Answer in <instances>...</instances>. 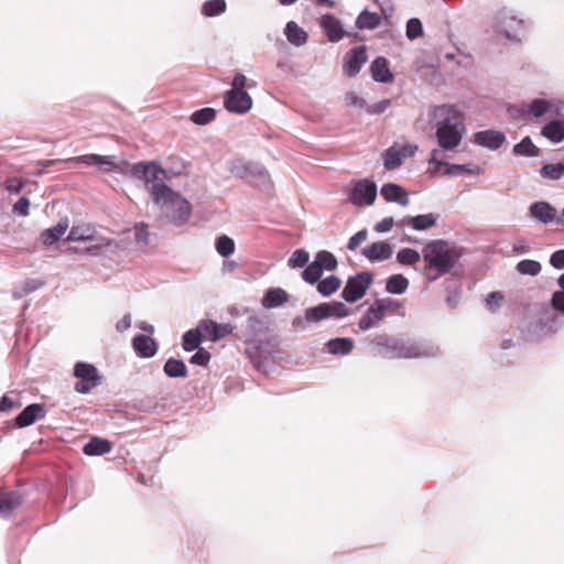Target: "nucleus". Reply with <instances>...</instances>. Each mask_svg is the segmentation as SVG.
<instances>
[{"label": "nucleus", "mask_w": 564, "mask_h": 564, "mask_svg": "<svg viewBox=\"0 0 564 564\" xmlns=\"http://www.w3.org/2000/svg\"><path fill=\"white\" fill-rule=\"evenodd\" d=\"M131 172L134 176L142 178L147 185V188L150 191V188L153 185H156V181H162L166 177V172L163 170L159 164L154 162L144 163L139 162L135 163Z\"/></svg>", "instance_id": "0eeeda50"}, {"label": "nucleus", "mask_w": 564, "mask_h": 564, "mask_svg": "<svg viewBox=\"0 0 564 564\" xmlns=\"http://www.w3.org/2000/svg\"><path fill=\"white\" fill-rule=\"evenodd\" d=\"M62 162H76V163H84L86 165H97V166H100L105 172H111L118 167L117 164L113 161H111L108 156H102L99 154H85V155L69 158L66 160L40 161L37 163V165L40 166V170L35 173V175L41 176L42 174L45 173L46 169L54 166L56 164H59Z\"/></svg>", "instance_id": "20e7f679"}, {"label": "nucleus", "mask_w": 564, "mask_h": 564, "mask_svg": "<svg viewBox=\"0 0 564 564\" xmlns=\"http://www.w3.org/2000/svg\"><path fill=\"white\" fill-rule=\"evenodd\" d=\"M153 202L160 205L165 215L176 225L185 224L192 214L188 200L175 193L165 184H156L150 188Z\"/></svg>", "instance_id": "7ed1b4c3"}, {"label": "nucleus", "mask_w": 564, "mask_h": 564, "mask_svg": "<svg viewBox=\"0 0 564 564\" xmlns=\"http://www.w3.org/2000/svg\"><path fill=\"white\" fill-rule=\"evenodd\" d=\"M438 150L432 151V156L430 159V163L434 164L433 173H438L441 167H445V175H456L460 173H468L473 175H480L482 173V169L475 164H447L443 163L437 159Z\"/></svg>", "instance_id": "9d476101"}, {"label": "nucleus", "mask_w": 564, "mask_h": 564, "mask_svg": "<svg viewBox=\"0 0 564 564\" xmlns=\"http://www.w3.org/2000/svg\"><path fill=\"white\" fill-rule=\"evenodd\" d=\"M314 260H315V262H317V264L321 267V269L323 271L324 270L333 271L337 268V260H336L335 256L329 251H326V250L318 251L316 253Z\"/></svg>", "instance_id": "58836bf2"}, {"label": "nucleus", "mask_w": 564, "mask_h": 564, "mask_svg": "<svg viewBox=\"0 0 564 564\" xmlns=\"http://www.w3.org/2000/svg\"><path fill=\"white\" fill-rule=\"evenodd\" d=\"M402 151H399L397 147H390L383 154L384 167L388 171H392L401 166L403 159L401 158Z\"/></svg>", "instance_id": "f704fd0d"}, {"label": "nucleus", "mask_w": 564, "mask_h": 564, "mask_svg": "<svg viewBox=\"0 0 564 564\" xmlns=\"http://www.w3.org/2000/svg\"><path fill=\"white\" fill-rule=\"evenodd\" d=\"M542 134L552 141L553 143H558L564 140V121L554 120L547 123L542 129Z\"/></svg>", "instance_id": "b1692460"}, {"label": "nucleus", "mask_w": 564, "mask_h": 564, "mask_svg": "<svg viewBox=\"0 0 564 564\" xmlns=\"http://www.w3.org/2000/svg\"><path fill=\"white\" fill-rule=\"evenodd\" d=\"M517 271L523 275L535 276L541 271V264L535 260L525 259L517 264Z\"/></svg>", "instance_id": "c03bdc74"}, {"label": "nucleus", "mask_w": 564, "mask_h": 564, "mask_svg": "<svg viewBox=\"0 0 564 564\" xmlns=\"http://www.w3.org/2000/svg\"><path fill=\"white\" fill-rule=\"evenodd\" d=\"M326 308L327 318L328 317H345L348 315L349 310L343 302H332V303H323Z\"/></svg>", "instance_id": "49530a36"}, {"label": "nucleus", "mask_w": 564, "mask_h": 564, "mask_svg": "<svg viewBox=\"0 0 564 564\" xmlns=\"http://www.w3.org/2000/svg\"><path fill=\"white\" fill-rule=\"evenodd\" d=\"M74 375L78 379L75 383V390L78 393H88L99 384L97 368L91 364L77 362L74 368Z\"/></svg>", "instance_id": "423d86ee"}, {"label": "nucleus", "mask_w": 564, "mask_h": 564, "mask_svg": "<svg viewBox=\"0 0 564 564\" xmlns=\"http://www.w3.org/2000/svg\"><path fill=\"white\" fill-rule=\"evenodd\" d=\"M391 106L390 99H382L367 107V112L371 115L382 113Z\"/></svg>", "instance_id": "bf43d9fd"}, {"label": "nucleus", "mask_w": 564, "mask_h": 564, "mask_svg": "<svg viewBox=\"0 0 564 564\" xmlns=\"http://www.w3.org/2000/svg\"><path fill=\"white\" fill-rule=\"evenodd\" d=\"M370 72L372 78L378 83H392L393 74L389 68V63L386 57H377L370 65Z\"/></svg>", "instance_id": "dca6fc26"}, {"label": "nucleus", "mask_w": 564, "mask_h": 564, "mask_svg": "<svg viewBox=\"0 0 564 564\" xmlns=\"http://www.w3.org/2000/svg\"><path fill=\"white\" fill-rule=\"evenodd\" d=\"M310 260V253L304 249L295 250L288 260V265L292 269L303 268Z\"/></svg>", "instance_id": "a18cd8bd"}, {"label": "nucleus", "mask_w": 564, "mask_h": 564, "mask_svg": "<svg viewBox=\"0 0 564 564\" xmlns=\"http://www.w3.org/2000/svg\"><path fill=\"white\" fill-rule=\"evenodd\" d=\"M541 176L549 180H558L564 175V160L554 164H545L541 171Z\"/></svg>", "instance_id": "79ce46f5"}, {"label": "nucleus", "mask_w": 564, "mask_h": 564, "mask_svg": "<svg viewBox=\"0 0 564 564\" xmlns=\"http://www.w3.org/2000/svg\"><path fill=\"white\" fill-rule=\"evenodd\" d=\"M375 302L377 303L378 306H380L384 315L387 313L395 314L401 307V304L398 301L390 297L378 299Z\"/></svg>", "instance_id": "3c124183"}, {"label": "nucleus", "mask_w": 564, "mask_h": 564, "mask_svg": "<svg viewBox=\"0 0 564 564\" xmlns=\"http://www.w3.org/2000/svg\"><path fill=\"white\" fill-rule=\"evenodd\" d=\"M95 236V228L90 225H77L73 226L68 236L67 241H87L93 240Z\"/></svg>", "instance_id": "a878e982"}, {"label": "nucleus", "mask_w": 564, "mask_h": 564, "mask_svg": "<svg viewBox=\"0 0 564 564\" xmlns=\"http://www.w3.org/2000/svg\"><path fill=\"white\" fill-rule=\"evenodd\" d=\"M368 232L366 229L356 232L352 237H350L347 248L349 250H356L364 241H366Z\"/></svg>", "instance_id": "13d9d810"}, {"label": "nucleus", "mask_w": 564, "mask_h": 564, "mask_svg": "<svg viewBox=\"0 0 564 564\" xmlns=\"http://www.w3.org/2000/svg\"><path fill=\"white\" fill-rule=\"evenodd\" d=\"M216 118V110L214 108H202L192 113L191 120L198 126H205L214 121Z\"/></svg>", "instance_id": "4c0bfd02"}, {"label": "nucleus", "mask_w": 564, "mask_h": 564, "mask_svg": "<svg viewBox=\"0 0 564 564\" xmlns=\"http://www.w3.org/2000/svg\"><path fill=\"white\" fill-rule=\"evenodd\" d=\"M285 35L290 43L297 46L303 45L307 41L306 32L293 21L286 24Z\"/></svg>", "instance_id": "c756f323"}, {"label": "nucleus", "mask_w": 564, "mask_h": 564, "mask_svg": "<svg viewBox=\"0 0 564 564\" xmlns=\"http://www.w3.org/2000/svg\"><path fill=\"white\" fill-rule=\"evenodd\" d=\"M20 498L10 491L0 490V513L7 516L20 506Z\"/></svg>", "instance_id": "cd10ccee"}, {"label": "nucleus", "mask_w": 564, "mask_h": 564, "mask_svg": "<svg viewBox=\"0 0 564 564\" xmlns=\"http://www.w3.org/2000/svg\"><path fill=\"white\" fill-rule=\"evenodd\" d=\"M321 26L330 42H338L345 35L340 21L332 14L322 18Z\"/></svg>", "instance_id": "aec40b11"}, {"label": "nucleus", "mask_w": 564, "mask_h": 564, "mask_svg": "<svg viewBox=\"0 0 564 564\" xmlns=\"http://www.w3.org/2000/svg\"><path fill=\"white\" fill-rule=\"evenodd\" d=\"M384 314L381 311L380 306L373 302L366 314L359 319L358 326L361 330H368L373 326L378 325L384 318Z\"/></svg>", "instance_id": "412c9836"}, {"label": "nucleus", "mask_w": 564, "mask_h": 564, "mask_svg": "<svg viewBox=\"0 0 564 564\" xmlns=\"http://www.w3.org/2000/svg\"><path fill=\"white\" fill-rule=\"evenodd\" d=\"M202 330L199 329V325L195 329H189L183 335V349L186 351H192L198 348L202 339H203Z\"/></svg>", "instance_id": "473e14b6"}, {"label": "nucleus", "mask_w": 564, "mask_h": 564, "mask_svg": "<svg viewBox=\"0 0 564 564\" xmlns=\"http://www.w3.org/2000/svg\"><path fill=\"white\" fill-rule=\"evenodd\" d=\"M227 4L225 0H208L202 7V13L205 17H216L226 11Z\"/></svg>", "instance_id": "a19ab883"}, {"label": "nucleus", "mask_w": 564, "mask_h": 564, "mask_svg": "<svg viewBox=\"0 0 564 564\" xmlns=\"http://www.w3.org/2000/svg\"><path fill=\"white\" fill-rule=\"evenodd\" d=\"M84 453L88 456L104 455L111 451V443L107 440L93 437L85 446Z\"/></svg>", "instance_id": "393cba45"}, {"label": "nucleus", "mask_w": 564, "mask_h": 564, "mask_svg": "<svg viewBox=\"0 0 564 564\" xmlns=\"http://www.w3.org/2000/svg\"><path fill=\"white\" fill-rule=\"evenodd\" d=\"M523 20H518L516 18H510L508 21L505 22L506 25V36L511 40L520 41V35H523V33H511V30L516 26L519 29H523Z\"/></svg>", "instance_id": "864d4df0"}, {"label": "nucleus", "mask_w": 564, "mask_h": 564, "mask_svg": "<svg viewBox=\"0 0 564 564\" xmlns=\"http://www.w3.org/2000/svg\"><path fill=\"white\" fill-rule=\"evenodd\" d=\"M530 216L543 224L556 221V209L547 202H535L530 208Z\"/></svg>", "instance_id": "4468645a"}, {"label": "nucleus", "mask_w": 564, "mask_h": 564, "mask_svg": "<svg viewBox=\"0 0 564 564\" xmlns=\"http://www.w3.org/2000/svg\"><path fill=\"white\" fill-rule=\"evenodd\" d=\"M503 300L505 296L501 292H491L486 297V306L491 313H495L498 308L501 307Z\"/></svg>", "instance_id": "603ef678"}, {"label": "nucleus", "mask_w": 564, "mask_h": 564, "mask_svg": "<svg viewBox=\"0 0 564 564\" xmlns=\"http://www.w3.org/2000/svg\"><path fill=\"white\" fill-rule=\"evenodd\" d=\"M394 225H395V221L393 220L392 217H386L375 226V229L377 232H387V231L391 230V228Z\"/></svg>", "instance_id": "69168bd1"}, {"label": "nucleus", "mask_w": 564, "mask_h": 564, "mask_svg": "<svg viewBox=\"0 0 564 564\" xmlns=\"http://www.w3.org/2000/svg\"><path fill=\"white\" fill-rule=\"evenodd\" d=\"M381 195L387 202H394L401 206H408L410 203L408 192L394 183L384 184L381 188Z\"/></svg>", "instance_id": "6ab92c4d"}, {"label": "nucleus", "mask_w": 564, "mask_h": 564, "mask_svg": "<svg viewBox=\"0 0 564 564\" xmlns=\"http://www.w3.org/2000/svg\"><path fill=\"white\" fill-rule=\"evenodd\" d=\"M530 109L535 117H540L547 110V102L542 99H536L531 104Z\"/></svg>", "instance_id": "e2e57ef3"}, {"label": "nucleus", "mask_w": 564, "mask_h": 564, "mask_svg": "<svg viewBox=\"0 0 564 564\" xmlns=\"http://www.w3.org/2000/svg\"><path fill=\"white\" fill-rule=\"evenodd\" d=\"M421 259V253L411 248H403L397 253V261L402 265H415Z\"/></svg>", "instance_id": "ea45409f"}, {"label": "nucleus", "mask_w": 564, "mask_h": 564, "mask_svg": "<svg viewBox=\"0 0 564 564\" xmlns=\"http://www.w3.org/2000/svg\"><path fill=\"white\" fill-rule=\"evenodd\" d=\"M550 263L555 269H563L564 268V250H557L555 251L550 259Z\"/></svg>", "instance_id": "338daca9"}, {"label": "nucleus", "mask_w": 564, "mask_h": 564, "mask_svg": "<svg viewBox=\"0 0 564 564\" xmlns=\"http://www.w3.org/2000/svg\"><path fill=\"white\" fill-rule=\"evenodd\" d=\"M164 372L171 378H184L187 376V368L182 360L170 358L164 365Z\"/></svg>", "instance_id": "7c9ffc66"}, {"label": "nucleus", "mask_w": 564, "mask_h": 564, "mask_svg": "<svg viewBox=\"0 0 564 564\" xmlns=\"http://www.w3.org/2000/svg\"><path fill=\"white\" fill-rule=\"evenodd\" d=\"M132 346L137 355L142 358L153 357L158 351V344L147 335H137L132 340Z\"/></svg>", "instance_id": "a211bd4d"}, {"label": "nucleus", "mask_w": 564, "mask_h": 564, "mask_svg": "<svg viewBox=\"0 0 564 564\" xmlns=\"http://www.w3.org/2000/svg\"><path fill=\"white\" fill-rule=\"evenodd\" d=\"M410 221L412 223V228L414 230L422 231V230H426V229L434 227L437 221V216L432 213L424 214V215H417V216L411 217Z\"/></svg>", "instance_id": "72a5a7b5"}, {"label": "nucleus", "mask_w": 564, "mask_h": 564, "mask_svg": "<svg viewBox=\"0 0 564 564\" xmlns=\"http://www.w3.org/2000/svg\"><path fill=\"white\" fill-rule=\"evenodd\" d=\"M380 23L381 17L378 13L369 12L367 10L362 11L356 20V26L360 30H373L378 28Z\"/></svg>", "instance_id": "c85d7f7f"}, {"label": "nucleus", "mask_w": 564, "mask_h": 564, "mask_svg": "<svg viewBox=\"0 0 564 564\" xmlns=\"http://www.w3.org/2000/svg\"><path fill=\"white\" fill-rule=\"evenodd\" d=\"M216 250L223 257H228L235 251V242L228 236H221L216 241Z\"/></svg>", "instance_id": "de8ad7c7"}, {"label": "nucleus", "mask_w": 564, "mask_h": 564, "mask_svg": "<svg viewBox=\"0 0 564 564\" xmlns=\"http://www.w3.org/2000/svg\"><path fill=\"white\" fill-rule=\"evenodd\" d=\"M46 414L45 408L40 403H32L28 405L17 417L15 424L19 427H26L33 424L36 420L43 419Z\"/></svg>", "instance_id": "ddd939ff"}, {"label": "nucleus", "mask_w": 564, "mask_h": 564, "mask_svg": "<svg viewBox=\"0 0 564 564\" xmlns=\"http://www.w3.org/2000/svg\"><path fill=\"white\" fill-rule=\"evenodd\" d=\"M362 253L370 261H383L392 257L393 249L388 242L378 241L366 247Z\"/></svg>", "instance_id": "2eb2a0df"}, {"label": "nucleus", "mask_w": 564, "mask_h": 564, "mask_svg": "<svg viewBox=\"0 0 564 564\" xmlns=\"http://www.w3.org/2000/svg\"><path fill=\"white\" fill-rule=\"evenodd\" d=\"M68 223L59 221L56 226L44 230L41 235L42 242L45 246H52L57 242L67 231Z\"/></svg>", "instance_id": "4be33fe9"}, {"label": "nucleus", "mask_w": 564, "mask_h": 564, "mask_svg": "<svg viewBox=\"0 0 564 564\" xmlns=\"http://www.w3.org/2000/svg\"><path fill=\"white\" fill-rule=\"evenodd\" d=\"M340 285L341 281L339 278L329 275L317 283V291L324 296H329L335 293L340 288Z\"/></svg>", "instance_id": "c9c22d12"}, {"label": "nucleus", "mask_w": 564, "mask_h": 564, "mask_svg": "<svg viewBox=\"0 0 564 564\" xmlns=\"http://www.w3.org/2000/svg\"><path fill=\"white\" fill-rule=\"evenodd\" d=\"M539 149L534 145L532 140L529 137L523 138L518 144L513 148V153L516 155L521 156H538Z\"/></svg>", "instance_id": "e433bc0d"}, {"label": "nucleus", "mask_w": 564, "mask_h": 564, "mask_svg": "<svg viewBox=\"0 0 564 564\" xmlns=\"http://www.w3.org/2000/svg\"><path fill=\"white\" fill-rule=\"evenodd\" d=\"M253 86H256L254 83L248 84L247 77L241 73H237L231 82L230 90L246 91L245 90L246 87H253Z\"/></svg>", "instance_id": "5fc2aeb1"}, {"label": "nucleus", "mask_w": 564, "mask_h": 564, "mask_svg": "<svg viewBox=\"0 0 564 564\" xmlns=\"http://www.w3.org/2000/svg\"><path fill=\"white\" fill-rule=\"evenodd\" d=\"M323 274V270L321 267L315 262H311L302 272V278L305 282L310 284L318 283L321 280V276Z\"/></svg>", "instance_id": "37998d69"}, {"label": "nucleus", "mask_w": 564, "mask_h": 564, "mask_svg": "<svg viewBox=\"0 0 564 564\" xmlns=\"http://www.w3.org/2000/svg\"><path fill=\"white\" fill-rule=\"evenodd\" d=\"M409 288V280L402 274L391 275L387 280L386 290L391 294H402Z\"/></svg>", "instance_id": "2f4dec72"}, {"label": "nucleus", "mask_w": 564, "mask_h": 564, "mask_svg": "<svg viewBox=\"0 0 564 564\" xmlns=\"http://www.w3.org/2000/svg\"><path fill=\"white\" fill-rule=\"evenodd\" d=\"M25 185L21 177H10L6 181L4 187L10 193L19 194Z\"/></svg>", "instance_id": "6e6d98bb"}, {"label": "nucleus", "mask_w": 564, "mask_h": 564, "mask_svg": "<svg viewBox=\"0 0 564 564\" xmlns=\"http://www.w3.org/2000/svg\"><path fill=\"white\" fill-rule=\"evenodd\" d=\"M225 108L232 113L243 115L252 107V98L247 91L228 90L224 97Z\"/></svg>", "instance_id": "1a4fd4ad"}, {"label": "nucleus", "mask_w": 564, "mask_h": 564, "mask_svg": "<svg viewBox=\"0 0 564 564\" xmlns=\"http://www.w3.org/2000/svg\"><path fill=\"white\" fill-rule=\"evenodd\" d=\"M366 46L354 47L345 56L344 69L349 77L356 76L367 62Z\"/></svg>", "instance_id": "9b49d317"}, {"label": "nucleus", "mask_w": 564, "mask_h": 564, "mask_svg": "<svg viewBox=\"0 0 564 564\" xmlns=\"http://www.w3.org/2000/svg\"><path fill=\"white\" fill-rule=\"evenodd\" d=\"M198 325L203 337L212 341H217L231 332L229 324H217L212 319H203Z\"/></svg>", "instance_id": "f8f14e48"}, {"label": "nucleus", "mask_w": 564, "mask_h": 564, "mask_svg": "<svg viewBox=\"0 0 564 564\" xmlns=\"http://www.w3.org/2000/svg\"><path fill=\"white\" fill-rule=\"evenodd\" d=\"M423 35V26L422 22L416 19L412 18L406 23V36L410 40H415Z\"/></svg>", "instance_id": "8fccbe9b"}, {"label": "nucleus", "mask_w": 564, "mask_h": 564, "mask_svg": "<svg viewBox=\"0 0 564 564\" xmlns=\"http://www.w3.org/2000/svg\"><path fill=\"white\" fill-rule=\"evenodd\" d=\"M21 404L15 403L11 398L3 395L0 399V412L10 411L14 408H19Z\"/></svg>", "instance_id": "774afa93"}, {"label": "nucleus", "mask_w": 564, "mask_h": 564, "mask_svg": "<svg viewBox=\"0 0 564 564\" xmlns=\"http://www.w3.org/2000/svg\"><path fill=\"white\" fill-rule=\"evenodd\" d=\"M328 352L333 355H348L354 348V340L350 338H335L326 344Z\"/></svg>", "instance_id": "bb28decb"}, {"label": "nucleus", "mask_w": 564, "mask_h": 564, "mask_svg": "<svg viewBox=\"0 0 564 564\" xmlns=\"http://www.w3.org/2000/svg\"><path fill=\"white\" fill-rule=\"evenodd\" d=\"M551 305L555 311L564 313V291H555L553 293Z\"/></svg>", "instance_id": "680f3d73"}, {"label": "nucleus", "mask_w": 564, "mask_h": 564, "mask_svg": "<svg viewBox=\"0 0 564 564\" xmlns=\"http://www.w3.org/2000/svg\"><path fill=\"white\" fill-rule=\"evenodd\" d=\"M305 318L310 323H317L322 319L327 318L326 308L324 307V304H319L314 307H310L305 311Z\"/></svg>", "instance_id": "09e8293b"}, {"label": "nucleus", "mask_w": 564, "mask_h": 564, "mask_svg": "<svg viewBox=\"0 0 564 564\" xmlns=\"http://www.w3.org/2000/svg\"><path fill=\"white\" fill-rule=\"evenodd\" d=\"M29 208H30V200L26 197H21L13 205V213L18 214L20 216H28L29 215Z\"/></svg>", "instance_id": "052dcab7"}, {"label": "nucleus", "mask_w": 564, "mask_h": 564, "mask_svg": "<svg viewBox=\"0 0 564 564\" xmlns=\"http://www.w3.org/2000/svg\"><path fill=\"white\" fill-rule=\"evenodd\" d=\"M506 140L502 132L495 130L479 131L475 134V142L491 150L499 149Z\"/></svg>", "instance_id": "f3484780"}, {"label": "nucleus", "mask_w": 564, "mask_h": 564, "mask_svg": "<svg viewBox=\"0 0 564 564\" xmlns=\"http://www.w3.org/2000/svg\"><path fill=\"white\" fill-rule=\"evenodd\" d=\"M460 257V248L453 243L443 239L431 240L422 249V258L424 261L422 272L427 281L434 282L449 273L455 268Z\"/></svg>", "instance_id": "f257e3e1"}, {"label": "nucleus", "mask_w": 564, "mask_h": 564, "mask_svg": "<svg viewBox=\"0 0 564 564\" xmlns=\"http://www.w3.org/2000/svg\"><path fill=\"white\" fill-rule=\"evenodd\" d=\"M377 196V185L368 180L355 184L349 194V200L357 206L373 204Z\"/></svg>", "instance_id": "6e6552de"}, {"label": "nucleus", "mask_w": 564, "mask_h": 564, "mask_svg": "<svg viewBox=\"0 0 564 564\" xmlns=\"http://www.w3.org/2000/svg\"><path fill=\"white\" fill-rule=\"evenodd\" d=\"M289 301V294L282 289H270L262 300V305L267 308L278 307Z\"/></svg>", "instance_id": "5701e85b"}, {"label": "nucleus", "mask_w": 564, "mask_h": 564, "mask_svg": "<svg viewBox=\"0 0 564 564\" xmlns=\"http://www.w3.org/2000/svg\"><path fill=\"white\" fill-rule=\"evenodd\" d=\"M209 360L210 354L203 348H199L191 358L192 364L203 367L207 366Z\"/></svg>", "instance_id": "4d7b16f0"}, {"label": "nucleus", "mask_w": 564, "mask_h": 564, "mask_svg": "<svg viewBox=\"0 0 564 564\" xmlns=\"http://www.w3.org/2000/svg\"><path fill=\"white\" fill-rule=\"evenodd\" d=\"M373 276L370 272H360L350 276L341 292V296L349 303L360 300L372 284Z\"/></svg>", "instance_id": "39448f33"}, {"label": "nucleus", "mask_w": 564, "mask_h": 564, "mask_svg": "<svg viewBox=\"0 0 564 564\" xmlns=\"http://www.w3.org/2000/svg\"><path fill=\"white\" fill-rule=\"evenodd\" d=\"M435 120L436 139L441 149L455 150L462 142L465 133L464 115L455 106H436L431 111Z\"/></svg>", "instance_id": "f03ea898"}, {"label": "nucleus", "mask_w": 564, "mask_h": 564, "mask_svg": "<svg viewBox=\"0 0 564 564\" xmlns=\"http://www.w3.org/2000/svg\"><path fill=\"white\" fill-rule=\"evenodd\" d=\"M135 229V240L138 243H147L149 238V232L147 230V226L144 224H139L134 227Z\"/></svg>", "instance_id": "0e129e2a"}]
</instances>
